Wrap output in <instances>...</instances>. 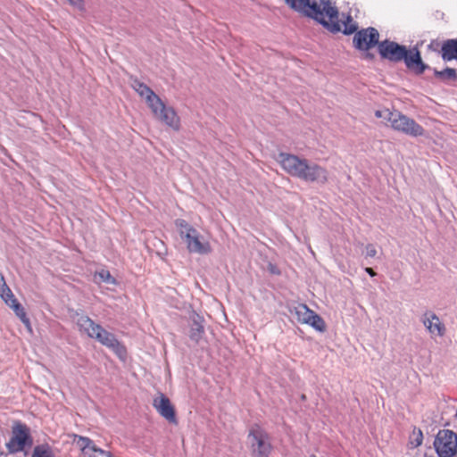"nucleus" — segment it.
Wrapping results in <instances>:
<instances>
[{"label":"nucleus","mask_w":457,"mask_h":457,"mask_svg":"<svg viewBox=\"0 0 457 457\" xmlns=\"http://www.w3.org/2000/svg\"><path fill=\"white\" fill-rule=\"evenodd\" d=\"M286 3L293 10L314 19L331 32L343 31L348 35L355 32L358 28L350 15L339 20L337 8L330 0H286Z\"/></svg>","instance_id":"1"},{"label":"nucleus","mask_w":457,"mask_h":457,"mask_svg":"<svg viewBox=\"0 0 457 457\" xmlns=\"http://www.w3.org/2000/svg\"><path fill=\"white\" fill-rule=\"evenodd\" d=\"M276 160L281 168L293 177L318 184H325L328 181L327 170L306 159L287 153H279Z\"/></svg>","instance_id":"2"},{"label":"nucleus","mask_w":457,"mask_h":457,"mask_svg":"<svg viewBox=\"0 0 457 457\" xmlns=\"http://www.w3.org/2000/svg\"><path fill=\"white\" fill-rule=\"evenodd\" d=\"M378 49L382 58L394 62L404 61L405 65L418 74L423 73L427 68L422 62L419 50L416 48L407 50L404 46L394 41L384 40L379 42Z\"/></svg>","instance_id":"3"},{"label":"nucleus","mask_w":457,"mask_h":457,"mask_svg":"<svg viewBox=\"0 0 457 457\" xmlns=\"http://www.w3.org/2000/svg\"><path fill=\"white\" fill-rule=\"evenodd\" d=\"M76 323L80 331L85 332L89 337L97 340L103 345L114 352L119 358L126 357L125 347L116 339L115 336L105 330L101 325L95 323L89 317L80 315Z\"/></svg>","instance_id":"4"},{"label":"nucleus","mask_w":457,"mask_h":457,"mask_svg":"<svg viewBox=\"0 0 457 457\" xmlns=\"http://www.w3.org/2000/svg\"><path fill=\"white\" fill-rule=\"evenodd\" d=\"M175 225L189 253L208 254L212 252L210 242L185 220H176Z\"/></svg>","instance_id":"5"},{"label":"nucleus","mask_w":457,"mask_h":457,"mask_svg":"<svg viewBox=\"0 0 457 457\" xmlns=\"http://www.w3.org/2000/svg\"><path fill=\"white\" fill-rule=\"evenodd\" d=\"M389 123L395 130L411 137H420L425 133V129L413 119H411L397 111L393 112Z\"/></svg>","instance_id":"6"},{"label":"nucleus","mask_w":457,"mask_h":457,"mask_svg":"<svg viewBox=\"0 0 457 457\" xmlns=\"http://www.w3.org/2000/svg\"><path fill=\"white\" fill-rule=\"evenodd\" d=\"M290 313L302 324H307L320 332L326 329L324 320L320 316L309 309L306 304L300 303L290 309Z\"/></svg>","instance_id":"7"},{"label":"nucleus","mask_w":457,"mask_h":457,"mask_svg":"<svg viewBox=\"0 0 457 457\" xmlns=\"http://www.w3.org/2000/svg\"><path fill=\"white\" fill-rule=\"evenodd\" d=\"M434 446L439 457H453L457 453V435L451 430H441Z\"/></svg>","instance_id":"8"},{"label":"nucleus","mask_w":457,"mask_h":457,"mask_svg":"<svg viewBox=\"0 0 457 457\" xmlns=\"http://www.w3.org/2000/svg\"><path fill=\"white\" fill-rule=\"evenodd\" d=\"M254 457H268L270 452L267 434L259 427L252 428L248 436Z\"/></svg>","instance_id":"9"},{"label":"nucleus","mask_w":457,"mask_h":457,"mask_svg":"<svg viewBox=\"0 0 457 457\" xmlns=\"http://www.w3.org/2000/svg\"><path fill=\"white\" fill-rule=\"evenodd\" d=\"M32 440L29 436V428L26 425L17 424L12 428V436L7 444V446L11 452H21L25 447L30 446Z\"/></svg>","instance_id":"10"},{"label":"nucleus","mask_w":457,"mask_h":457,"mask_svg":"<svg viewBox=\"0 0 457 457\" xmlns=\"http://www.w3.org/2000/svg\"><path fill=\"white\" fill-rule=\"evenodd\" d=\"M378 31L374 28H367L355 33L353 43L355 48L367 51L376 45L378 46Z\"/></svg>","instance_id":"11"},{"label":"nucleus","mask_w":457,"mask_h":457,"mask_svg":"<svg viewBox=\"0 0 457 457\" xmlns=\"http://www.w3.org/2000/svg\"><path fill=\"white\" fill-rule=\"evenodd\" d=\"M74 442L81 450L83 457H112L110 452L98 448L88 437L76 436Z\"/></svg>","instance_id":"12"},{"label":"nucleus","mask_w":457,"mask_h":457,"mask_svg":"<svg viewBox=\"0 0 457 457\" xmlns=\"http://www.w3.org/2000/svg\"><path fill=\"white\" fill-rule=\"evenodd\" d=\"M153 405L159 414L169 422L177 423L174 407L164 395L161 394L158 397L154 398Z\"/></svg>","instance_id":"13"},{"label":"nucleus","mask_w":457,"mask_h":457,"mask_svg":"<svg viewBox=\"0 0 457 457\" xmlns=\"http://www.w3.org/2000/svg\"><path fill=\"white\" fill-rule=\"evenodd\" d=\"M422 323L432 337L445 336L446 328L439 317L434 312H427L422 318Z\"/></svg>","instance_id":"14"},{"label":"nucleus","mask_w":457,"mask_h":457,"mask_svg":"<svg viewBox=\"0 0 457 457\" xmlns=\"http://www.w3.org/2000/svg\"><path fill=\"white\" fill-rule=\"evenodd\" d=\"M131 87L145 99L147 106L154 103L159 96L145 83L137 79H132L130 82Z\"/></svg>","instance_id":"15"},{"label":"nucleus","mask_w":457,"mask_h":457,"mask_svg":"<svg viewBox=\"0 0 457 457\" xmlns=\"http://www.w3.org/2000/svg\"><path fill=\"white\" fill-rule=\"evenodd\" d=\"M442 58L445 61L457 60V39H448L442 46Z\"/></svg>","instance_id":"16"},{"label":"nucleus","mask_w":457,"mask_h":457,"mask_svg":"<svg viewBox=\"0 0 457 457\" xmlns=\"http://www.w3.org/2000/svg\"><path fill=\"white\" fill-rule=\"evenodd\" d=\"M166 115L163 116L161 122L170 128L175 131H179L181 127L180 118L174 108L166 111Z\"/></svg>","instance_id":"17"},{"label":"nucleus","mask_w":457,"mask_h":457,"mask_svg":"<svg viewBox=\"0 0 457 457\" xmlns=\"http://www.w3.org/2000/svg\"><path fill=\"white\" fill-rule=\"evenodd\" d=\"M148 107L151 110L154 117L160 121L162 120L163 116L166 115V111L173 108L171 106H167L160 97H158Z\"/></svg>","instance_id":"18"},{"label":"nucleus","mask_w":457,"mask_h":457,"mask_svg":"<svg viewBox=\"0 0 457 457\" xmlns=\"http://www.w3.org/2000/svg\"><path fill=\"white\" fill-rule=\"evenodd\" d=\"M32 457H55V454L50 445L42 444L35 446Z\"/></svg>","instance_id":"19"},{"label":"nucleus","mask_w":457,"mask_h":457,"mask_svg":"<svg viewBox=\"0 0 457 457\" xmlns=\"http://www.w3.org/2000/svg\"><path fill=\"white\" fill-rule=\"evenodd\" d=\"M13 311L16 315L21 319V320L27 326L29 327V320L26 316V312L23 307L18 303L16 299H12V303L8 304Z\"/></svg>","instance_id":"20"},{"label":"nucleus","mask_w":457,"mask_h":457,"mask_svg":"<svg viewBox=\"0 0 457 457\" xmlns=\"http://www.w3.org/2000/svg\"><path fill=\"white\" fill-rule=\"evenodd\" d=\"M204 329L202 323L197 320H194L191 326L189 337L192 340L198 342L202 335L204 334Z\"/></svg>","instance_id":"21"},{"label":"nucleus","mask_w":457,"mask_h":457,"mask_svg":"<svg viewBox=\"0 0 457 457\" xmlns=\"http://www.w3.org/2000/svg\"><path fill=\"white\" fill-rule=\"evenodd\" d=\"M0 296L7 304L11 303L12 299H16L3 278L0 281Z\"/></svg>","instance_id":"22"},{"label":"nucleus","mask_w":457,"mask_h":457,"mask_svg":"<svg viewBox=\"0 0 457 457\" xmlns=\"http://www.w3.org/2000/svg\"><path fill=\"white\" fill-rule=\"evenodd\" d=\"M435 75L442 80H454L457 77L455 70L452 68H446L440 71H435Z\"/></svg>","instance_id":"23"},{"label":"nucleus","mask_w":457,"mask_h":457,"mask_svg":"<svg viewBox=\"0 0 457 457\" xmlns=\"http://www.w3.org/2000/svg\"><path fill=\"white\" fill-rule=\"evenodd\" d=\"M95 276H96V278H99V279L102 282H105V283L112 284V285L116 284L115 278L111 275V273L107 270H101L97 271Z\"/></svg>","instance_id":"24"},{"label":"nucleus","mask_w":457,"mask_h":457,"mask_svg":"<svg viewBox=\"0 0 457 457\" xmlns=\"http://www.w3.org/2000/svg\"><path fill=\"white\" fill-rule=\"evenodd\" d=\"M423 441V435L420 429L413 430L411 437H410V443L413 447H418L422 444Z\"/></svg>","instance_id":"25"},{"label":"nucleus","mask_w":457,"mask_h":457,"mask_svg":"<svg viewBox=\"0 0 457 457\" xmlns=\"http://www.w3.org/2000/svg\"><path fill=\"white\" fill-rule=\"evenodd\" d=\"M392 114L393 112L389 111L388 109L378 110L375 112V116L377 118L383 119L387 122H389Z\"/></svg>","instance_id":"26"},{"label":"nucleus","mask_w":457,"mask_h":457,"mask_svg":"<svg viewBox=\"0 0 457 457\" xmlns=\"http://www.w3.org/2000/svg\"><path fill=\"white\" fill-rule=\"evenodd\" d=\"M69 4L73 6L74 8H77L79 11H83L85 9V3L84 0H66Z\"/></svg>","instance_id":"27"},{"label":"nucleus","mask_w":457,"mask_h":457,"mask_svg":"<svg viewBox=\"0 0 457 457\" xmlns=\"http://www.w3.org/2000/svg\"><path fill=\"white\" fill-rule=\"evenodd\" d=\"M376 254H377L376 247L373 245H368L366 246L365 256L372 258V257H375Z\"/></svg>","instance_id":"28"},{"label":"nucleus","mask_w":457,"mask_h":457,"mask_svg":"<svg viewBox=\"0 0 457 457\" xmlns=\"http://www.w3.org/2000/svg\"><path fill=\"white\" fill-rule=\"evenodd\" d=\"M365 271L371 277L376 276V272L371 268H365Z\"/></svg>","instance_id":"29"}]
</instances>
